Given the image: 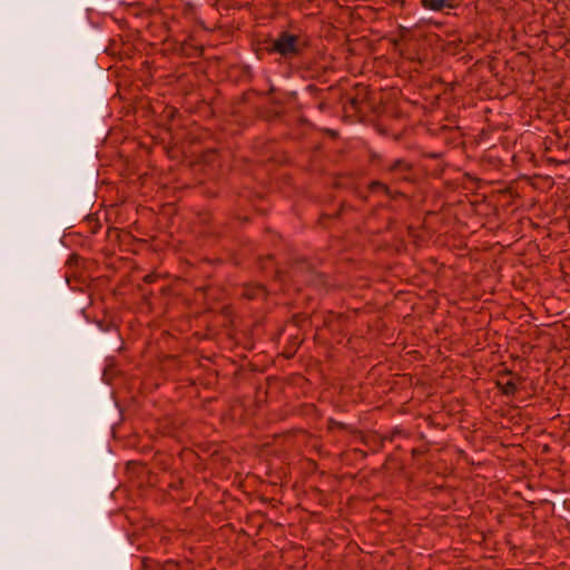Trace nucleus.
Masks as SVG:
<instances>
[{
	"label": "nucleus",
	"instance_id": "obj_8",
	"mask_svg": "<svg viewBox=\"0 0 570 570\" xmlns=\"http://www.w3.org/2000/svg\"><path fill=\"white\" fill-rule=\"evenodd\" d=\"M144 281L145 283L147 284H151L156 281V275L155 274H148L144 277Z\"/></svg>",
	"mask_w": 570,
	"mask_h": 570
},
{
	"label": "nucleus",
	"instance_id": "obj_1",
	"mask_svg": "<svg viewBox=\"0 0 570 570\" xmlns=\"http://www.w3.org/2000/svg\"><path fill=\"white\" fill-rule=\"evenodd\" d=\"M268 52H275L285 58L297 57L302 52L299 39L296 35L283 31L273 41L272 47L268 48Z\"/></svg>",
	"mask_w": 570,
	"mask_h": 570
},
{
	"label": "nucleus",
	"instance_id": "obj_5",
	"mask_svg": "<svg viewBox=\"0 0 570 570\" xmlns=\"http://www.w3.org/2000/svg\"><path fill=\"white\" fill-rule=\"evenodd\" d=\"M368 188L372 193H382V194H385L386 196L391 197V198H394V195L392 194L391 189L389 188L387 185L381 183V181H372L370 185H368Z\"/></svg>",
	"mask_w": 570,
	"mask_h": 570
},
{
	"label": "nucleus",
	"instance_id": "obj_6",
	"mask_svg": "<svg viewBox=\"0 0 570 570\" xmlns=\"http://www.w3.org/2000/svg\"><path fill=\"white\" fill-rule=\"evenodd\" d=\"M401 434L399 429L393 430L390 434L383 436V441L392 442L396 435Z\"/></svg>",
	"mask_w": 570,
	"mask_h": 570
},
{
	"label": "nucleus",
	"instance_id": "obj_7",
	"mask_svg": "<svg viewBox=\"0 0 570 570\" xmlns=\"http://www.w3.org/2000/svg\"><path fill=\"white\" fill-rule=\"evenodd\" d=\"M348 104L351 105L352 109L360 110V100L355 97L348 99Z\"/></svg>",
	"mask_w": 570,
	"mask_h": 570
},
{
	"label": "nucleus",
	"instance_id": "obj_4",
	"mask_svg": "<svg viewBox=\"0 0 570 570\" xmlns=\"http://www.w3.org/2000/svg\"><path fill=\"white\" fill-rule=\"evenodd\" d=\"M421 6L431 11H441L444 8L453 9L456 7L451 0H421Z\"/></svg>",
	"mask_w": 570,
	"mask_h": 570
},
{
	"label": "nucleus",
	"instance_id": "obj_2",
	"mask_svg": "<svg viewBox=\"0 0 570 570\" xmlns=\"http://www.w3.org/2000/svg\"><path fill=\"white\" fill-rule=\"evenodd\" d=\"M520 382V377L513 376L511 372H508L497 381V386L503 395L513 396L518 392V384Z\"/></svg>",
	"mask_w": 570,
	"mask_h": 570
},
{
	"label": "nucleus",
	"instance_id": "obj_9",
	"mask_svg": "<svg viewBox=\"0 0 570 570\" xmlns=\"http://www.w3.org/2000/svg\"><path fill=\"white\" fill-rule=\"evenodd\" d=\"M413 455L417 454V451L415 449L412 450Z\"/></svg>",
	"mask_w": 570,
	"mask_h": 570
},
{
	"label": "nucleus",
	"instance_id": "obj_3",
	"mask_svg": "<svg viewBox=\"0 0 570 570\" xmlns=\"http://www.w3.org/2000/svg\"><path fill=\"white\" fill-rule=\"evenodd\" d=\"M412 169H413L412 164L404 158H397V159L393 160L389 166L385 167L386 171L393 173V174H399L400 178L403 180H410Z\"/></svg>",
	"mask_w": 570,
	"mask_h": 570
}]
</instances>
